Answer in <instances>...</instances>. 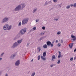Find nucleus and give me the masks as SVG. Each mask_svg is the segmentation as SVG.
<instances>
[{
    "instance_id": "nucleus-1",
    "label": "nucleus",
    "mask_w": 76,
    "mask_h": 76,
    "mask_svg": "<svg viewBox=\"0 0 76 76\" xmlns=\"http://www.w3.org/2000/svg\"><path fill=\"white\" fill-rule=\"evenodd\" d=\"M26 6V5L25 3H23L19 5V10H23Z\"/></svg>"
},
{
    "instance_id": "nucleus-2",
    "label": "nucleus",
    "mask_w": 76,
    "mask_h": 76,
    "mask_svg": "<svg viewBox=\"0 0 76 76\" xmlns=\"http://www.w3.org/2000/svg\"><path fill=\"white\" fill-rule=\"evenodd\" d=\"M26 28H24L21 29L20 31V32L21 35H23L25 34V33H26Z\"/></svg>"
},
{
    "instance_id": "nucleus-3",
    "label": "nucleus",
    "mask_w": 76,
    "mask_h": 76,
    "mask_svg": "<svg viewBox=\"0 0 76 76\" xmlns=\"http://www.w3.org/2000/svg\"><path fill=\"white\" fill-rule=\"evenodd\" d=\"M28 22V18L24 19L22 21V25H26V24H27Z\"/></svg>"
},
{
    "instance_id": "nucleus-4",
    "label": "nucleus",
    "mask_w": 76,
    "mask_h": 76,
    "mask_svg": "<svg viewBox=\"0 0 76 76\" xmlns=\"http://www.w3.org/2000/svg\"><path fill=\"white\" fill-rule=\"evenodd\" d=\"M8 27H9V25L8 24L5 25L3 27L4 30H6L8 28Z\"/></svg>"
},
{
    "instance_id": "nucleus-5",
    "label": "nucleus",
    "mask_w": 76,
    "mask_h": 76,
    "mask_svg": "<svg viewBox=\"0 0 76 76\" xmlns=\"http://www.w3.org/2000/svg\"><path fill=\"white\" fill-rule=\"evenodd\" d=\"M8 18H7V17L5 18L3 20V22H2V23L3 22H7V21L8 20Z\"/></svg>"
},
{
    "instance_id": "nucleus-6",
    "label": "nucleus",
    "mask_w": 76,
    "mask_h": 76,
    "mask_svg": "<svg viewBox=\"0 0 76 76\" xmlns=\"http://www.w3.org/2000/svg\"><path fill=\"white\" fill-rule=\"evenodd\" d=\"M71 38L74 39V40H76V36L73 35V34L71 35Z\"/></svg>"
},
{
    "instance_id": "nucleus-7",
    "label": "nucleus",
    "mask_w": 76,
    "mask_h": 76,
    "mask_svg": "<svg viewBox=\"0 0 76 76\" xmlns=\"http://www.w3.org/2000/svg\"><path fill=\"white\" fill-rule=\"evenodd\" d=\"M54 59H56V56L55 55H53L52 57V61H54Z\"/></svg>"
},
{
    "instance_id": "nucleus-8",
    "label": "nucleus",
    "mask_w": 76,
    "mask_h": 76,
    "mask_svg": "<svg viewBox=\"0 0 76 76\" xmlns=\"http://www.w3.org/2000/svg\"><path fill=\"white\" fill-rule=\"evenodd\" d=\"M17 45H18V43L17 42H16L12 46L13 48H14V47H16Z\"/></svg>"
},
{
    "instance_id": "nucleus-9",
    "label": "nucleus",
    "mask_w": 76,
    "mask_h": 76,
    "mask_svg": "<svg viewBox=\"0 0 76 76\" xmlns=\"http://www.w3.org/2000/svg\"><path fill=\"white\" fill-rule=\"evenodd\" d=\"M37 9H37V8H35L32 11L33 13H34L36 12H37Z\"/></svg>"
},
{
    "instance_id": "nucleus-10",
    "label": "nucleus",
    "mask_w": 76,
    "mask_h": 76,
    "mask_svg": "<svg viewBox=\"0 0 76 76\" xmlns=\"http://www.w3.org/2000/svg\"><path fill=\"white\" fill-rule=\"evenodd\" d=\"M46 43L47 45H48V46H50L51 43V42L50 41H48Z\"/></svg>"
},
{
    "instance_id": "nucleus-11",
    "label": "nucleus",
    "mask_w": 76,
    "mask_h": 76,
    "mask_svg": "<svg viewBox=\"0 0 76 76\" xmlns=\"http://www.w3.org/2000/svg\"><path fill=\"white\" fill-rule=\"evenodd\" d=\"M19 61L18 60L15 63V65L16 66H18L19 65Z\"/></svg>"
},
{
    "instance_id": "nucleus-12",
    "label": "nucleus",
    "mask_w": 76,
    "mask_h": 76,
    "mask_svg": "<svg viewBox=\"0 0 76 76\" xmlns=\"http://www.w3.org/2000/svg\"><path fill=\"white\" fill-rule=\"evenodd\" d=\"M74 44V43H72L71 44V45H69V48H72V47H73V45Z\"/></svg>"
},
{
    "instance_id": "nucleus-13",
    "label": "nucleus",
    "mask_w": 76,
    "mask_h": 76,
    "mask_svg": "<svg viewBox=\"0 0 76 76\" xmlns=\"http://www.w3.org/2000/svg\"><path fill=\"white\" fill-rule=\"evenodd\" d=\"M19 9V6H18V7H17L15 9V11H17Z\"/></svg>"
},
{
    "instance_id": "nucleus-14",
    "label": "nucleus",
    "mask_w": 76,
    "mask_h": 76,
    "mask_svg": "<svg viewBox=\"0 0 76 76\" xmlns=\"http://www.w3.org/2000/svg\"><path fill=\"white\" fill-rule=\"evenodd\" d=\"M48 2H47V1H46L45 2V3L44 5V6H47V5H48Z\"/></svg>"
},
{
    "instance_id": "nucleus-15",
    "label": "nucleus",
    "mask_w": 76,
    "mask_h": 76,
    "mask_svg": "<svg viewBox=\"0 0 76 76\" xmlns=\"http://www.w3.org/2000/svg\"><path fill=\"white\" fill-rule=\"evenodd\" d=\"M41 58L42 60H46V58H43V56H41Z\"/></svg>"
},
{
    "instance_id": "nucleus-16",
    "label": "nucleus",
    "mask_w": 76,
    "mask_h": 76,
    "mask_svg": "<svg viewBox=\"0 0 76 76\" xmlns=\"http://www.w3.org/2000/svg\"><path fill=\"white\" fill-rule=\"evenodd\" d=\"M43 48H47V45L46 44H45L43 46Z\"/></svg>"
},
{
    "instance_id": "nucleus-17",
    "label": "nucleus",
    "mask_w": 76,
    "mask_h": 76,
    "mask_svg": "<svg viewBox=\"0 0 76 76\" xmlns=\"http://www.w3.org/2000/svg\"><path fill=\"white\" fill-rule=\"evenodd\" d=\"M43 57H45L46 56V52H44L43 54Z\"/></svg>"
},
{
    "instance_id": "nucleus-18",
    "label": "nucleus",
    "mask_w": 76,
    "mask_h": 76,
    "mask_svg": "<svg viewBox=\"0 0 76 76\" xmlns=\"http://www.w3.org/2000/svg\"><path fill=\"white\" fill-rule=\"evenodd\" d=\"M35 72H34L32 73L31 76H35Z\"/></svg>"
},
{
    "instance_id": "nucleus-19",
    "label": "nucleus",
    "mask_w": 76,
    "mask_h": 76,
    "mask_svg": "<svg viewBox=\"0 0 76 76\" xmlns=\"http://www.w3.org/2000/svg\"><path fill=\"white\" fill-rule=\"evenodd\" d=\"M62 6V4H59L58 5V7L60 8V7H61Z\"/></svg>"
},
{
    "instance_id": "nucleus-20",
    "label": "nucleus",
    "mask_w": 76,
    "mask_h": 76,
    "mask_svg": "<svg viewBox=\"0 0 76 76\" xmlns=\"http://www.w3.org/2000/svg\"><path fill=\"white\" fill-rule=\"evenodd\" d=\"M70 5H68L66 7V8L69 9H70Z\"/></svg>"
},
{
    "instance_id": "nucleus-21",
    "label": "nucleus",
    "mask_w": 76,
    "mask_h": 76,
    "mask_svg": "<svg viewBox=\"0 0 76 76\" xmlns=\"http://www.w3.org/2000/svg\"><path fill=\"white\" fill-rule=\"evenodd\" d=\"M22 39H21L19 40V44H20V43H21L22 42Z\"/></svg>"
},
{
    "instance_id": "nucleus-22",
    "label": "nucleus",
    "mask_w": 76,
    "mask_h": 76,
    "mask_svg": "<svg viewBox=\"0 0 76 76\" xmlns=\"http://www.w3.org/2000/svg\"><path fill=\"white\" fill-rule=\"evenodd\" d=\"M57 35H60V34H61V31H58L57 33Z\"/></svg>"
},
{
    "instance_id": "nucleus-23",
    "label": "nucleus",
    "mask_w": 76,
    "mask_h": 76,
    "mask_svg": "<svg viewBox=\"0 0 76 76\" xmlns=\"http://www.w3.org/2000/svg\"><path fill=\"white\" fill-rule=\"evenodd\" d=\"M71 41L72 42H75V41H76V40H75V39H71Z\"/></svg>"
},
{
    "instance_id": "nucleus-24",
    "label": "nucleus",
    "mask_w": 76,
    "mask_h": 76,
    "mask_svg": "<svg viewBox=\"0 0 76 76\" xmlns=\"http://www.w3.org/2000/svg\"><path fill=\"white\" fill-rule=\"evenodd\" d=\"M11 28H12V26H10L7 29V30H10L11 29Z\"/></svg>"
},
{
    "instance_id": "nucleus-25",
    "label": "nucleus",
    "mask_w": 76,
    "mask_h": 76,
    "mask_svg": "<svg viewBox=\"0 0 76 76\" xmlns=\"http://www.w3.org/2000/svg\"><path fill=\"white\" fill-rule=\"evenodd\" d=\"M63 42H64L63 39H62L61 40V44H63Z\"/></svg>"
},
{
    "instance_id": "nucleus-26",
    "label": "nucleus",
    "mask_w": 76,
    "mask_h": 76,
    "mask_svg": "<svg viewBox=\"0 0 76 76\" xmlns=\"http://www.w3.org/2000/svg\"><path fill=\"white\" fill-rule=\"evenodd\" d=\"M37 49H38L39 51V52L41 51V48L40 47H39L37 48Z\"/></svg>"
},
{
    "instance_id": "nucleus-27",
    "label": "nucleus",
    "mask_w": 76,
    "mask_h": 76,
    "mask_svg": "<svg viewBox=\"0 0 76 76\" xmlns=\"http://www.w3.org/2000/svg\"><path fill=\"white\" fill-rule=\"evenodd\" d=\"M61 57V55H59L58 56V58H60V57Z\"/></svg>"
},
{
    "instance_id": "nucleus-28",
    "label": "nucleus",
    "mask_w": 76,
    "mask_h": 76,
    "mask_svg": "<svg viewBox=\"0 0 76 76\" xmlns=\"http://www.w3.org/2000/svg\"><path fill=\"white\" fill-rule=\"evenodd\" d=\"M53 1L54 3H57V0H53Z\"/></svg>"
},
{
    "instance_id": "nucleus-29",
    "label": "nucleus",
    "mask_w": 76,
    "mask_h": 76,
    "mask_svg": "<svg viewBox=\"0 0 76 76\" xmlns=\"http://www.w3.org/2000/svg\"><path fill=\"white\" fill-rule=\"evenodd\" d=\"M73 6L74 7H76V3H75V4H74Z\"/></svg>"
},
{
    "instance_id": "nucleus-30",
    "label": "nucleus",
    "mask_w": 76,
    "mask_h": 76,
    "mask_svg": "<svg viewBox=\"0 0 76 76\" xmlns=\"http://www.w3.org/2000/svg\"><path fill=\"white\" fill-rule=\"evenodd\" d=\"M42 28L43 30H45V26H43L42 27Z\"/></svg>"
},
{
    "instance_id": "nucleus-31",
    "label": "nucleus",
    "mask_w": 76,
    "mask_h": 76,
    "mask_svg": "<svg viewBox=\"0 0 76 76\" xmlns=\"http://www.w3.org/2000/svg\"><path fill=\"white\" fill-rule=\"evenodd\" d=\"M73 58L72 57L70 58V61H73Z\"/></svg>"
},
{
    "instance_id": "nucleus-32",
    "label": "nucleus",
    "mask_w": 76,
    "mask_h": 76,
    "mask_svg": "<svg viewBox=\"0 0 76 76\" xmlns=\"http://www.w3.org/2000/svg\"><path fill=\"white\" fill-rule=\"evenodd\" d=\"M45 32H42L41 33V35H43L44 34Z\"/></svg>"
},
{
    "instance_id": "nucleus-33",
    "label": "nucleus",
    "mask_w": 76,
    "mask_h": 76,
    "mask_svg": "<svg viewBox=\"0 0 76 76\" xmlns=\"http://www.w3.org/2000/svg\"><path fill=\"white\" fill-rule=\"evenodd\" d=\"M61 46V44L59 43L58 44V47H60Z\"/></svg>"
},
{
    "instance_id": "nucleus-34",
    "label": "nucleus",
    "mask_w": 76,
    "mask_h": 76,
    "mask_svg": "<svg viewBox=\"0 0 76 76\" xmlns=\"http://www.w3.org/2000/svg\"><path fill=\"white\" fill-rule=\"evenodd\" d=\"M50 45L51 47H53V46H54V45H53V44H51V43Z\"/></svg>"
},
{
    "instance_id": "nucleus-35",
    "label": "nucleus",
    "mask_w": 76,
    "mask_h": 76,
    "mask_svg": "<svg viewBox=\"0 0 76 76\" xmlns=\"http://www.w3.org/2000/svg\"><path fill=\"white\" fill-rule=\"evenodd\" d=\"M38 60H40V56H38Z\"/></svg>"
},
{
    "instance_id": "nucleus-36",
    "label": "nucleus",
    "mask_w": 76,
    "mask_h": 76,
    "mask_svg": "<svg viewBox=\"0 0 76 76\" xmlns=\"http://www.w3.org/2000/svg\"><path fill=\"white\" fill-rule=\"evenodd\" d=\"M43 38L42 37H41L39 39V40L40 41H41V40H42Z\"/></svg>"
},
{
    "instance_id": "nucleus-37",
    "label": "nucleus",
    "mask_w": 76,
    "mask_h": 76,
    "mask_svg": "<svg viewBox=\"0 0 76 76\" xmlns=\"http://www.w3.org/2000/svg\"><path fill=\"white\" fill-rule=\"evenodd\" d=\"M60 63V60H59L57 62V63L58 64H59Z\"/></svg>"
},
{
    "instance_id": "nucleus-38",
    "label": "nucleus",
    "mask_w": 76,
    "mask_h": 76,
    "mask_svg": "<svg viewBox=\"0 0 76 76\" xmlns=\"http://www.w3.org/2000/svg\"><path fill=\"white\" fill-rule=\"evenodd\" d=\"M39 22V19H37L36 20V22Z\"/></svg>"
},
{
    "instance_id": "nucleus-39",
    "label": "nucleus",
    "mask_w": 76,
    "mask_h": 76,
    "mask_svg": "<svg viewBox=\"0 0 76 76\" xmlns=\"http://www.w3.org/2000/svg\"><path fill=\"white\" fill-rule=\"evenodd\" d=\"M33 29L34 30H36V27H34L33 28Z\"/></svg>"
},
{
    "instance_id": "nucleus-40",
    "label": "nucleus",
    "mask_w": 76,
    "mask_h": 76,
    "mask_svg": "<svg viewBox=\"0 0 76 76\" xmlns=\"http://www.w3.org/2000/svg\"><path fill=\"white\" fill-rule=\"evenodd\" d=\"M53 66H54V64H52L50 65L51 67H53Z\"/></svg>"
},
{
    "instance_id": "nucleus-41",
    "label": "nucleus",
    "mask_w": 76,
    "mask_h": 76,
    "mask_svg": "<svg viewBox=\"0 0 76 76\" xmlns=\"http://www.w3.org/2000/svg\"><path fill=\"white\" fill-rule=\"evenodd\" d=\"M21 25H22V23L21 22H20L19 23V26H21Z\"/></svg>"
},
{
    "instance_id": "nucleus-42",
    "label": "nucleus",
    "mask_w": 76,
    "mask_h": 76,
    "mask_svg": "<svg viewBox=\"0 0 76 76\" xmlns=\"http://www.w3.org/2000/svg\"><path fill=\"white\" fill-rule=\"evenodd\" d=\"M4 54V53H2L1 54V56H3V54Z\"/></svg>"
},
{
    "instance_id": "nucleus-43",
    "label": "nucleus",
    "mask_w": 76,
    "mask_h": 76,
    "mask_svg": "<svg viewBox=\"0 0 76 76\" xmlns=\"http://www.w3.org/2000/svg\"><path fill=\"white\" fill-rule=\"evenodd\" d=\"M54 20H56V21H57V20H58V19H54Z\"/></svg>"
},
{
    "instance_id": "nucleus-44",
    "label": "nucleus",
    "mask_w": 76,
    "mask_h": 76,
    "mask_svg": "<svg viewBox=\"0 0 76 76\" xmlns=\"http://www.w3.org/2000/svg\"><path fill=\"white\" fill-rule=\"evenodd\" d=\"M59 55H61V52L59 51Z\"/></svg>"
},
{
    "instance_id": "nucleus-45",
    "label": "nucleus",
    "mask_w": 76,
    "mask_h": 76,
    "mask_svg": "<svg viewBox=\"0 0 76 76\" xmlns=\"http://www.w3.org/2000/svg\"><path fill=\"white\" fill-rule=\"evenodd\" d=\"M76 48L74 50V52H76Z\"/></svg>"
},
{
    "instance_id": "nucleus-46",
    "label": "nucleus",
    "mask_w": 76,
    "mask_h": 76,
    "mask_svg": "<svg viewBox=\"0 0 76 76\" xmlns=\"http://www.w3.org/2000/svg\"><path fill=\"white\" fill-rule=\"evenodd\" d=\"M73 6V5L72 4H71L70 5V6H71V7H72Z\"/></svg>"
},
{
    "instance_id": "nucleus-47",
    "label": "nucleus",
    "mask_w": 76,
    "mask_h": 76,
    "mask_svg": "<svg viewBox=\"0 0 76 76\" xmlns=\"http://www.w3.org/2000/svg\"><path fill=\"white\" fill-rule=\"evenodd\" d=\"M76 59V56L74 58V60H75Z\"/></svg>"
},
{
    "instance_id": "nucleus-48",
    "label": "nucleus",
    "mask_w": 76,
    "mask_h": 76,
    "mask_svg": "<svg viewBox=\"0 0 76 76\" xmlns=\"http://www.w3.org/2000/svg\"><path fill=\"white\" fill-rule=\"evenodd\" d=\"M15 55H14L13 56V57H14L15 56Z\"/></svg>"
},
{
    "instance_id": "nucleus-49",
    "label": "nucleus",
    "mask_w": 76,
    "mask_h": 76,
    "mask_svg": "<svg viewBox=\"0 0 76 76\" xmlns=\"http://www.w3.org/2000/svg\"><path fill=\"white\" fill-rule=\"evenodd\" d=\"M8 76V75H7V74H6V75H5V76Z\"/></svg>"
},
{
    "instance_id": "nucleus-50",
    "label": "nucleus",
    "mask_w": 76,
    "mask_h": 76,
    "mask_svg": "<svg viewBox=\"0 0 76 76\" xmlns=\"http://www.w3.org/2000/svg\"><path fill=\"white\" fill-rule=\"evenodd\" d=\"M32 31V29H31L30 30V32H31V31Z\"/></svg>"
},
{
    "instance_id": "nucleus-51",
    "label": "nucleus",
    "mask_w": 76,
    "mask_h": 76,
    "mask_svg": "<svg viewBox=\"0 0 76 76\" xmlns=\"http://www.w3.org/2000/svg\"><path fill=\"white\" fill-rule=\"evenodd\" d=\"M31 62H32V61H34V59H32L31 60Z\"/></svg>"
},
{
    "instance_id": "nucleus-52",
    "label": "nucleus",
    "mask_w": 76,
    "mask_h": 76,
    "mask_svg": "<svg viewBox=\"0 0 76 76\" xmlns=\"http://www.w3.org/2000/svg\"><path fill=\"white\" fill-rule=\"evenodd\" d=\"M2 60V58H0V60Z\"/></svg>"
},
{
    "instance_id": "nucleus-53",
    "label": "nucleus",
    "mask_w": 76,
    "mask_h": 76,
    "mask_svg": "<svg viewBox=\"0 0 76 76\" xmlns=\"http://www.w3.org/2000/svg\"><path fill=\"white\" fill-rule=\"evenodd\" d=\"M56 43L58 42V41L57 40H56Z\"/></svg>"
},
{
    "instance_id": "nucleus-54",
    "label": "nucleus",
    "mask_w": 76,
    "mask_h": 76,
    "mask_svg": "<svg viewBox=\"0 0 76 76\" xmlns=\"http://www.w3.org/2000/svg\"><path fill=\"white\" fill-rule=\"evenodd\" d=\"M18 43H19V40H18Z\"/></svg>"
},
{
    "instance_id": "nucleus-55",
    "label": "nucleus",
    "mask_w": 76,
    "mask_h": 76,
    "mask_svg": "<svg viewBox=\"0 0 76 76\" xmlns=\"http://www.w3.org/2000/svg\"><path fill=\"white\" fill-rule=\"evenodd\" d=\"M51 1H49L48 3H50Z\"/></svg>"
},
{
    "instance_id": "nucleus-56",
    "label": "nucleus",
    "mask_w": 76,
    "mask_h": 76,
    "mask_svg": "<svg viewBox=\"0 0 76 76\" xmlns=\"http://www.w3.org/2000/svg\"><path fill=\"white\" fill-rule=\"evenodd\" d=\"M52 43H53L54 44V42H52Z\"/></svg>"
},
{
    "instance_id": "nucleus-57",
    "label": "nucleus",
    "mask_w": 76,
    "mask_h": 76,
    "mask_svg": "<svg viewBox=\"0 0 76 76\" xmlns=\"http://www.w3.org/2000/svg\"><path fill=\"white\" fill-rule=\"evenodd\" d=\"M56 64H55L54 65V66H56Z\"/></svg>"
},
{
    "instance_id": "nucleus-58",
    "label": "nucleus",
    "mask_w": 76,
    "mask_h": 76,
    "mask_svg": "<svg viewBox=\"0 0 76 76\" xmlns=\"http://www.w3.org/2000/svg\"><path fill=\"white\" fill-rule=\"evenodd\" d=\"M28 74L29 73V72H28Z\"/></svg>"
},
{
    "instance_id": "nucleus-59",
    "label": "nucleus",
    "mask_w": 76,
    "mask_h": 76,
    "mask_svg": "<svg viewBox=\"0 0 76 76\" xmlns=\"http://www.w3.org/2000/svg\"><path fill=\"white\" fill-rule=\"evenodd\" d=\"M75 64H74L73 65V66H75Z\"/></svg>"
},
{
    "instance_id": "nucleus-60",
    "label": "nucleus",
    "mask_w": 76,
    "mask_h": 76,
    "mask_svg": "<svg viewBox=\"0 0 76 76\" xmlns=\"http://www.w3.org/2000/svg\"><path fill=\"white\" fill-rule=\"evenodd\" d=\"M18 25H19V24H18Z\"/></svg>"
}]
</instances>
